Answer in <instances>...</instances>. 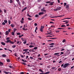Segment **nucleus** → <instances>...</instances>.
I'll use <instances>...</instances> for the list:
<instances>
[{
    "mask_svg": "<svg viewBox=\"0 0 74 74\" xmlns=\"http://www.w3.org/2000/svg\"><path fill=\"white\" fill-rule=\"evenodd\" d=\"M5 42H6V43H8V42H10V44H14V42L11 41L10 40H7V41H5Z\"/></svg>",
    "mask_w": 74,
    "mask_h": 74,
    "instance_id": "1",
    "label": "nucleus"
},
{
    "mask_svg": "<svg viewBox=\"0 0 74 74\" xmlns=\"http://www.w3.org/2000/svg\"><path fill=\"white\" fill-rule=\"evenodd\" d=\"M70 66V64L69 63H66L63 66V68H66L67 66Z\"/></svg>",
    "mask_w": 74,
    "mask_h": 74,
    "instance_id": "2",
    "label": "nucleus"
},
{
    "mask_svg": "<svg viewBox=\"0 0 74 74\" xmlns=\"http://www.w3.org/2000/svg\"><path fill=\"white\" fill-rule=\"evenodd\" d=\"M43 28H44V26H41L40 29V31H41V32H43Z\"/></svg>",
    "mask_w": 74,
    "mask_h": 74,
    "instance_id": "3",
    "label": "nucleus"
},
{
    "mask_svg": "<svg viewBox=\"0 0 74 74\" xmlns=\"http://www.w3.org/2000/svg\"><path fill=\"white\" fill-rule=\"evenodd\" d=\"M16 1H17L18 4L19 5V6H21V3L20 1L19 0H16Z\"/></svg>",
    "mask_w": 74,
    "mask_h": 74,
    "instance_id": "4",
    "label": "nucleus"
},
{
    "mask_svg": "<svg viewBox=\"0 0 74 74\" xmlns=\"http://www.w3.org/2000/svg\"><path fill=\"white\" fill-rule=\"evenodd\" d=\"M44 12H39L38 13V15H44Z\"/></svg>",
    "mask_w": 74,
    "mask_h": 74,
    "instance_id": "5",
    "label": "nucleus"
},
{
    "mask_svg": "<svg viewBox=\"0 0 74 74\" xmlns=\"http://www.w3.org/2000/svg\"><path fill=\"white\" fill-rule=\"evenodd\" d=\"M26 28V25H24V28H23V30L26 31V30H27V29H25Z\"/></svg>",
    "mask_w": 74,
    "mask_h": 74,
    "instance_id": "6",
    "label": "nucleus"
},
{
    "mask_svg": "<svg viewBox=\"0 0 74 74\" xmlns=\"http://www.w3.org/2000/svg\"><path fill=\"white\" fill-rule=\"evenodd\" d=\"M44 9H45V8H43L41 9V11L42 12H46V10Z\"/></svg>",
    "mask_w": 74,
    "mask_h": 74,
    "instance_id": "7",
    "label": "nucleus"
},
{
    "mask_svg": "<svg viewBox=\"0 0 74 74\" xmlns=\"http://www.w3.org/2000/svg\"><path fill=\"white\" fill-rule=\"evenodd\" d=\"M27 9V7H25L22 10V12H23L24 11H25V10H26Z\"/></svg>",
    "mask_w": 74,
    "mask_h": 74,
    "instance_id": "8",
    "label": "nucleus"
},
{
    "mask_svg": "<svg viewBox=\"0 0 74 74\" xmlns=\"http://www.w3.org/2000/svg\"><path fill=\"white\" fill-rule=\"evenodd\" d=\"M9 33V32H8V31H7L5 32V35H6V36H7L8 35Z\"/></svg>",
    "mask_w": 74,
    "mask_h": 74,
    "instance_id": "9",
    "label": "nucleus"
},
{
    "mask_svg": "<svg viewBox=\"0 0 74 74\" xmlns=\"http://www.w3.org/2000/svg\"><path fill=\"white\" fill-rule=\"evenodd\" d=\"M28 50L29 49H23V51H25V52H27V51H28Z\"/></svg>",
    "mask_w": 74,
    "mask_h": 74,
    "instance_id": "10",
    "label": "nucleus"
},
{
    "mask_svg": "<svg viewBox=\"0 0 74 74\" xmlns=\"http://www.w3.org/2000/svg\"><path fill=\"white\" fill-rule=\"evenodd\" d=\"M0 66H3V63L1 62H0Z\"/></svg>",
    "mask_w": 74,
    "mask_h": 74,
    "instance_id": "11",
    "label": "nucleus"
},
{
    "mask_svg": "<svg viewBox=\"0 0 74 74\" xmlns=\"http://www.w3.org/2000/svg\"><path fill=\"white\" fill-rule=\"evenodd\" d=\"M3 72L5 74H9V73H10V72H6L5 71H4Z\"/></svg>",
    "mask_w": 74,
    "mask_h": 74,
    "instance_id": "12",
    "label": "nucleus"
},
{
    "mask_svg": "<svg viewBox=\"0 0 74 74\" xmlns=\"http://www.w3.org/2000/svg\"><path fill=\"white\" fill-rule=\"evenodd\" d=\"M10 26H11V27H15V25L13 24H11L10 25Z\"/></svg>",
    "mask_w": 74,
    "mask_h": 74,
    "instance_id": "13",
    "label": "nucleus"
},
{
    "mask_svg": "<svg viewBox=\"0 0 74 74\" xmlns=\"http://www.w3.org/2000/svg\"><path fill=\"white\" fill-rule=\"evenodd\" d=\"M53 3H54V2H50V5H52L53 4Z\"/></svg>",
    "mask_w": 74,
    "mask_h": 74,
    "instance_id": "14",
    "label": "nucleus"
},
{
    "mask_svg": "<svg viewBox=\"0 0 74 74\" xmlns=\"http://www.w3.org/2000/svg\"><path fill=\"white\" fill-rule=\"evenodd\" d=\"M69 5H66V8H67L68 9L69 8Z\"/></svg>",
    "mask_w": 74,
    "mask_h": 74,
    "instance_id": "15",
    "label": "nucleus"
},
{
    "mask_svg": "<svg viewBox=\"0 0 74 74\" xmlns=\"http://www.w3.org/2000/svg\"><path fill=\"white\" fill-rule=\"evenodd\" d=\"M1 44H2L3 45H5V43L4 42H1Z\"/></svg>",
    "mask_w": 74,
    "mask_h": 74,
    "instance_id": "16",
    "label": "nucleus"
},
{
    "mask_svg": "<svg viewBox=\"0 0 74 74\" xmlns=\"http://www.w3.org/2000/svg\"><path fill=\"white\" fill-rule=\"evenodd\" d=\"M34 47V45H30L29 47V48H33V47Z\"/></svg>",
    "mask_w": 74,
    "mask_h": 74,
    "instance_id": "17",
    "label": "nucleus"
},
{
    "mask_svg": "<svg viewBox=\"0 0 74 74\" xmlns=\"http://www.w3.org/2000/svg\"><path fill=\"white\" fill-rule=\"evenodd\" d=\"M57 10H58V11H59V10H60V9H61V7H58V8H57Z\"/></svg>",
    "mask_w": 74,
    "mask_h": 74,
    "instance_id": "18",
    "label": "nucleus"
},
{
    "mask_svg": "<svg viewBox=\"0 0 74 74\" xmlns=\"http://www.w3.org/2000/svg\"><path fill=\"white\" fill-rule=\"evenodd\" d=\"M50 73V72L49 71V72H46L45 73H44V74H49Z\"/></svg>",
    "mask_w": 74,
    "mask_h": 74,
    "instance_id": "19",
    "label": "nucleus"
},
{
    "mask_svg": "<svg viewBox=\"0 0 74 74\" xmlns=\"http://www.w3.org/2000/svg\"><path fill=\"white\" fill-rule=\"evenodd\" d=\"M64 15L63 16L62 15H60V16H56V18L58 17H62V16H64Z\"/></svg>",
    "mask_w": 74,
    "mask_h": 74,
    "instance_id": "20",
    "label": "nucleus"
},
{
    "mask_svg": "<svg viewBox=\"0 0 74 74\" xmlns=\"http://www.w3.org/2000/svg\"><path fill=\"white\" fill-rule=\"evenodd\" d=\"M26 40H25L24 41V42H23L24 44H26Z\"/></svg>",
    "mask_w": 74,
    "mask_h": 74,
    "instance_id": "21",
    "label": "nucleus"
},
{
    "mask_svg": "<svg viewBox=\"0 0 74 74\" xmlns=\"http://www.w3.org/2000/svg\"><path fill=\"white\" fill-rule=\"evenodd\" d=\"M62 27H66V25H62L61 26Z\"/></svg>",
    "mask_w": 74,
    "mask_h": 74,
    "instance_id": "22",
    "label": "nucleus"
},
{
    "mask_svg": "<svg viewBox=\"0 0 74 74\" xmlns=\"http://www.w3.org/2000/svg\"><path fill=\"white\" fill-rule=\"evenodd\" d=\"M39 71H40V72H41L42 73H44V71H42V69H40L39 70Z\"/></svg>",
    "mask_w": 74,
    "mask_h": 74,
    "instance_id": "23",
    "label": "nucleus"
},
{
    "mask_svg": "<svg viewBox=\"0 0 74 74\" xmlns=\"http://www.w3.org/2000/svg\"><path fill=\"white\" fill-rule=\"evenodd\" d=\"M27 16H29L30 18H32V16L30 15L29 14H27Z\"/></svg>",
    "mask_w": 74,
    "mask_h": 74,
    "instance_id": "24",
    "label": "nucleus"
},
{
    "mask_svg": "<svg viewBox=\"0 0 74 74\" xmlns=\"http://www.w3.org/2000/svg\"><path fill=\"white\" fill-rule=\"evenodd\" d=\"M59 53H56L54 54V55H59Z\"/></svg>",
    "mask_w": 74,
    "mask_h": 74,
    "instance_id": "25",
    "label": "nucleus"
},
{
    "mask_svg": "<svg viewBox=\"0 0 74 74\" xmlns=\"http://www.w3.org/2000/svg\"><path fill=\"white\" fill-rule=\"evenodd\" d=\"M21 40H22L23 42V41H25V39L23 38H21Z\"/></svg>",
    "mask_w": 74,
    "mask_h": 74,
    "instance_id": "26",
    "label": "nucleus"
},
{
    "mask_svg": "<svg viewBox=\"0 0 74 74\" xmlns=\"http://www.w3.org/2000/svg\"><path fill=\"white\" fill-rule=\"evenodd\" d=\"M65 41H66V39H64L62 41V42L63 43H64V42H65Z\"/></svg>",
    "mask_w": 74,
    "mask_h": 74,
    "instance_id": "27",
    "label": "nucleus"
},
{
    "mask_svg": "<svg viewBox=\"0 0 74 74\" xmlns=\"http://www.w3.org/2000/svg\"><path fill=\"white\" fill-rule=\"evenodd\" d=\"M15 47H16V45H14L12 46V48H15Z\"/></svg>",
    "mask_w": 74,
    "mask_h": 74,
    "instance_id": "28",
    "label": "nucleus"
},
{
    "mask_svg": "<svg viewBox=\"0 0 74 74\" xmlns=\"http://www.w3.org/2000/svg\"><path fill=\"white\" fill-rule=\"evenodd\" d=\"M11 33H12V36H14V34H15L14 33V32H12Z\"/></svg>",
    "mask_w": 74,
    "mask_h": 74,
    "instance_id": "29",
    "label": "nucleus"
},
{
    "mask_svg": "<svg viewBox=\"0 0 74 74\" xmlns=\"http://www.w3.org/2000/svg\"><path fill=\"white\" fill-rule=\"evenodd\" d=\"M25 4H26V3L24 1H23L22 2V4L23 5H24Z\"/></svg>",
    "mask_w": 74,
    "mask_h": 74,
    "instance_id": "30",
    "label": "nucleus"
},
{
    "mask_svg": "<svg viewBox=\"0 0 74 74\" xmlns=\"http://www.w3.org/2000/svg\"><path fill=\"white\" fill-rule=\"evenodd\" d=\"M8 22L9 23L8 25H10V24H11V21H10V20H8Z\"/></svg>",
    "mask_w": 74,
    "mask_h": 74,
    "instance_id": "31",
    "label": "nucleus"
},
{
    "mask_svg": "<svg viewBox=\"0 0 74 74\" xmlns=\"http://www.w3.org/2000/svg\"><path fill=\"white\" fill-rule=\"evenodd\" d=\"M57 38H50V39H53V40H55L57 39Z\"/></svg>",
    "mask_w": 74,
    "mask_h": 74,
    "instance_id": "32",
    "label": "nucleus"
},
{
    "mask_svg": "<svg viewBox=\"0 0 74 74\" xmlns=\"http://www.w3.org/2000/svg\"><path fill=\"white\" fill-rule=\"evenodd\" d=\"M38 16H39V15L38 14H36L35 16V17H36V18H37V17H38Z\"/></svg>",
    "mask_w": 74,
    "mask_h": 74,
    "instance_id": "33",
    "label": "nucleus"
},
{
    "mask_svg": "<svg viewBox=\"0 0 74 74\" xmlns=\"http://www.w3.org/2000/svg\"><path fill=\"white\" fill-rule=\"evenodd\" d=\"M4 22L5 23H7V21L6 20H4Z\"/></svg>",
    "mask_w": 74,
    "mask_h": 74,
    "instance_id": "34",
    "label": "nucleus"
},
{
    "mask_svg": "<svg viewBox=\"0 0 74 74\" xmlns=\"http://www.w3.org/2000/svg\"><path fill=\"white\" fill-rule=\"evenodd\" d=\"M51 3V1H47L46 2V3L47 4H48L49 3Z\"/></svg>",
    "mask_w": 74,
    "mask_h": 74,
    "instance_id": "35",
    "label": "nucleus"
},
{
    "mask_svg": "<svg viewBox=\"0 0 74 74\" xmlns=\"http://www.w3.org/2000/svg\"><path fill=\"white\" fill-rule=\"evenodd\" d=\"M3 57H6V56L5 54H3L2 55Z\"/></svg>",
    "mask_w": 74,
    "mask_h": 74,
    "instance_id": "36",
    "label": "nucleus"
},
{
    "mask_svg": "<svg viewBox=\"0 0 74 74\" xmlns=\"http://www.w3.org/2000/svg\"><path fill=\"white\" fill-rule=\"evenodd\" d=\"M34 49H35V50H36L37 49V47H36L34 48Z\"/></svg>",
    "mask_w": 74,
    "mask_h": 74,
    "instance_id": "37",
    "label": "nucleus"
},
{
    "mask_svg": "<svg viewBox=\"0 0 74 74\" xmlns=\"http://www.w3.org/2000/svg\"><path fill=\"white\" fill-rule=\"evenodd\" d=\"M54 43H51V44H49V45H54Z\"/></svg>",
    "mask_w": 74,
    "mask_h": 74,
    "instance_id": "38",
    "label": "nucleus"
},
{
    "mask_svg": "<svg viewBox=\"0 0 74 74\" xmlns=\"http://www.w3.org/2000/svg\"><path fill=\"white\" fill-rule=\"evenodd\" d=\"M28 20H29L30 21H32V19L30 18H28Z\"/></svg>",
    "mask_w": 74,
    "mask_h": 74,
    "instance_id": "39",
    "label": "nucleus"
},
{
    "mask_svg": "<svg viewBox=\"0 0 74 74\" xmlns=\"http://www.w3.org/2000/svg\"><path fill=\"white\" fill-rule=\"evenodd\" d=\"M2 25H5V23L3 22L2 23Z\"/></svg>",
    "mask_w": 74,
    "mask_h": 74,
    "instance_id": "40",
    "label": "nucleus"
},
{
    "mask_svg": "<svg viewBox=\"0 0 74 74\" xmlns=\"http://www.w3.org/2000/svg\"><path fill=\"white\" fill-rule=\"evenodd\" d=\"M17 30V29H16L14 28V32H15V31H16Z\"/></svg>",
    "mask_w": 74,
    "mask_h": 74,
    "instance_id": "41",
    "label": "nucleus"
},
{
    "mask_svg": "<svg viewBox=\"0 0 74 74\" xmlns=\"http://www.w3.org/2000/svg\"><path fill=\"white\" fill-rule=\"evenodd\" d=\"M49 47H50V48H53V45L50 46Z\"/></svg>",
    "mask_w": 74,
    "mask_h": 74,
    "instance_id": "42",
    "label": "nucleus"
},
{
    "mask_svg": "<svg viewBox=\"0 0 74 74\" xmlns=\"http://www.w3.org/2000/svg\"><path fill=\"white\" fill-rule=\"evenodd\" d=\"M10 0V3H12V0Z\"/></svg>",
    "mask_w": 74,
    "mask_h": 74,
    "instance_id": "43",
    "label": "nucleus"
},
{
    "mask_svg": "<svg viewBox=\"0 0 74 74\" xmlns=\"http://www.w3.org/2000/svg\"><path fill=\"white\" fill-rule=\"evenodd\" d=\"M17 35H21V33H16Z\"/></svg>",
    "mask_w": 74,
    "mask_h": 74,
    "instance_id": "44",
    "label": "nucleus"
},
{
    "mask_svg": "<svg viewBox=\"0 0 74 74\" xmlns=\"http://www.w3.org/2000/svg\"><path fill=\"white\" fill-rule=\"evenodd\" d=\"M63 54H64V53H63V52H61L60 55H63Z\"/></svg>",
    "mask_w": 74,
    "mask_h": 74,
    "instance_id": "45",
    "label": "nucleus"
},
{
    "mask_svg": "<svg viewBox=\"0 0 74 74\" xmlns=\"http://www.w3.org/2000/svg\"><path fill=\"white\" fill-rule=\"evenodd\" d=\"M66 4H67V3H64V6H65L66 5Z\"/></svg>",
    "mask_w": 74,
    "mask_h": 74,
    "instance_id": "46",
    "label": "nucleus"
},
{
    "mask_svg": "<svg viewBox=\"0 0 74 74\" xmlns=\"http://www.w3.org/2000/svg\"><path fill=\"white\" fill-rule=\"evenodd\" d=\"M53 10H54V11H58L57 9H54Z\"/></svg>",
    "mask_w": 74,
    "mask_h": 74,
    "instance_id": "47",
    "label": "nucleus"
},
{
    "mask_svg": "<svg viewBox=\"0 0 74 74\" xmlns=\"http://www.w3.org/2000/svg\"><path fill=\"white\" fill-rule=\"evenodd\" d=\"M6 39L7 40H9L10 39V38H8V37Z\"/></svg>",
    "mask_w": 74,
    "mask_h": 74,
    "instance_id": "48",
    "label": "nucleus"
},
{
    "mask_svg": "<svg viewBox=\"0 0 74 74\" xmlns=\"http://www.w3.org/2000/svg\"><path fill=\"white\" fill-rule=\"evenodd\" d=\"M11 29H9L8 30V32H9V33H10V31L11 30Z\"/></svg>",
    "mask_w": 74,
    "mask_h": 74,
    "instance_id": "49",
    "label": "nucleus"
},
{
    "mask_svg": "<svg viewBox=\"0 0 74 74\" xmlns=\"http://www.w3.org/2000/svg\"><path fill=\"white\" fill-rule=\"evenodd\" d=\"M71 18H65V19H71Z\"/></svg>",
    "mask_w": 74,
    "mask_h": 74,
    "instance_id": "50",
    "label": "nucleus"
},
{
    "mask_svg": "<svg viewBox=\"0 0 74 74\" xmlns=\"http://www.w3.org/2000/svg\"><path fill=\"white\" fill-rule=\"evenodd\" d=\"M7 62H10V60L9 59L7 60Z\"/></svg>",
    "mask_w": 74,
    "mask_h": 74,
    "instance_id": "51",
    "label": "nucleus"
},
{
    "mask_svg": "<svg viewBox=\"0 0 74 74\" xmlns=\"http://www.w3.org/2000/svg\"><path fill=\"white\" fill-rule=\"evenodd\" d=\"M58 70V71H60V70H61V69L59 68Z\"/></svg>",
    "mask_w": 74,
    "mask_h": 74,
    "instance_id": "52",
    "label": "nucleus"
},
{
    "mask_svg": "<svg viewBox=\"0 0 74 74\" xmlns=\"http://www.w3.org/2000/svg\"><path fill=\"white\" fill-rule=\"evenodd\" d=\"M9 67L11 68H13V67L11 66H9Z\"/></svg>",
    "mask_w": 74,
    "mask_h": 74,
    "instance_id": "53",
    "label": "nucleus"
},
{
    "mask_svg": "<svg viewBox=\"0 0 74 74\" xmlns=\"http://www.w3.org/2000/svg\"><path fill=\"white\" fill-rule=\"evenodd\" d=\"M60 32V31H59V30L56 31V33H59Z\"/></svg>",
    "mask_w": 74,
    "mask_h": 74,
    "instance_id": "54",
    "label": "nucleus"
},
{
    "mask_svg": "<svg viewBox=\"0 0 74 74\" xmlns=\"http://www.w3.org/2000/svg\"><path fill=\"white\" fill-rule=\"evenodd\" d=\"M38 59H39V60H41V59H42V58H40V57H39V58H38Z\"/></svg>",
    "mask_w": 74,
    "mask_h": 74,
    "instance_id": "55",
    "label": "nucleus"
},
{
    "mask_svg": "<svg viewBox=\"0 0 74 74\" xmlns=\"http://www.w3.org/2000/svg\"><path fill=\"white\" fill-rule=\"evenodd\" d=\"M21 58H24V57L23 56V55H21Z\"/></svg>",
    "mask_w": 74,
    "mask_h": 74,
    "instance_id": "56",
    "label": "nucleus"
},
{
    "mask_svg": "<svg viewBox=\"0 0 74 74\" xmlns=\"http://www.w3.org/2000/svg\"><path fill=\"white\" fill-rule=\"evenodd\" d=\"M51 34V35H52V34L51 33H47V34Z\"/></svg>",
    "mask_w": 74,
    "mask_h": 74,
    "instance_id": "57",
    "label": "nucleus"
},
{
    "mask_svg": "<svg viewBox=\"0 0 74 74\" xmlns=\"http://www.w3.org/2000/svg\"><path fill=\"white\" fill-rule=\"evenodd\" d=\"M30 59H33V58L32 57H30Z\"/></svg>",
    "mask_w": 74,
    "mask_h": 74,
    "instance_id": "58",
    "label": "nucleus"
},
{
    "mask_svg": "<svg viewBox=\"0 0 74 74\" xmlns=\"http://www.w3.org/2000/svg\"><path fill=\"white\" fill-rule=\"evenodd\" d=\"M20 22L21 23H23V21H20Z\"/></svg>",
    "mask_w": 74,
    "mask_h": 74,
    "instance_id": "59",
    "label": "nucleus"
},
{
    "mask_svg": "<svg viewBox=\"0 0 74 74\" xmlns=\"http://www.w3.org/2000/svg\"><path fill=\"white\" fill-rule=\"evenodd\" d=\"M63 28H58L57 29L58 30L59 29H63Z\"/></svg>",
    "mask_w": 74,
    "mask_h": 74,
    "instance_id": "60",
    "label": "nucleus"
},
{
    "mask_svg": "<svg viewBox=\"0 0 74 74\" xmlns=\"http://www.w3.org/2000/svg\"><path fill=\"white\" fill-rule=\"evenodd\" d=\"M6 12H7V10H6L5 9L4 10V12L5 13H6Z\"/></svg>",
    "mask_w": 74,
    "mask_h": 74,
    "instance_id": "61",
    "label": "nucleus"
},
{
    "mask_svg": "<svg viewBox=\"0 0 74 74\" xmlns=\"http://www.w3.org/2000/svg\"><path fill=\"white\" fill-rule=\"evenodd\" d=\"M17 44H19V41H17Z\"/></svg>",
    "mask_w": 74,
    "mask_h": 74,
    "instance_id": "62",
    "label": "nucleus"
},
{
    "mask_svg": "<svg viewBox=\"0 0 74 74\" xmlns=\"http://www.w3.org/2000/svg\"><path fill=\"white\" fill-rule=\"evenodd\" d=\"M34 25L35 26H37V24L36 23H34Z\"/></svg>",
    "mask_w": 74,
    "mask_h": 74,
    "instance_id": "63",
    "label": "nucleus"
},
{
    "mask_svg": "<svg viewBox=\"0 0 74 74\" xmlns=\"http://www.w3.org/2000/svg\"><path fill=\"white\" fill-rule=\"evenodd\" d=\"M21 74H24V72H21L20 73Z\"/></svg>",
    "mask_w": 74,
    "mask_h": 74,
    "instance_id": "64",
    "label": "nucleus"
}]
</instances>
